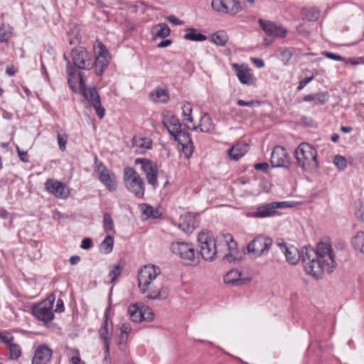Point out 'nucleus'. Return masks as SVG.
I'll return each mask as SVG.
<instances>
[{
	"mask_svg": "<svg viewBox=\"0 0 364 364\" xmlns=\"http://www.w3.org/2000/svg\"><path fill=\"white\" fill-rule=\"evenodd\" d=\"M279 245L289 263L296 264L301 259L306 272L314 277L319 278L324 272L331 273L336 268L334 252L328 240L319 242L315 249L305 247L301 252L293 245L280 243Z\"/></svg>",
	"mask_w": 364,
	"mask_h": 364,
	"instance_id": "1",
	"label": "nucleus"
},
{
	"mask_svg": "<svg viewBox=\"0 0 364 364\" xmlns=\"http://www.w3.org/2000/svg\"><path fill=\"white\" fill-rule=\"evenodd\" d=\"M198 241L201 256L205 260L213 261L215 259L218 252L217 245L218 247L225 246L229 250V253L224 255V260L232 262L238 259L237 242L234 241L232 236L229 233L220 234L214 240L210 233L201 232L198 236Z\"/></svg>",
	"mask_w": 364,
	"mask_h": 364,
	"instance_id": "2",
	"label": "nucleus"
},
{
	"mask_svg": "<svg viewBox=\"0 0 364 364\" xmlns=\"http://www.w3.org/2000/svg\"><path fill=\"white\" fill-rule=\"evenodd\" d=\"M161 274L159 267L154 264L144 265L138 272V287L142 294L149 299H164L168 296V289L156 281Z\"/></svg>",
	"mask_w": 364,
	"mask_h": 364,
	"instance_id": "3",
	"label": "nucleus"
},
{
	"mask_svg": "<svg viewBox=\"0 0 364 364\" xmlns=\"http://www.w3.org/2000/svg\"><path fill=\"white\" fill-rule=\"evenodd\" d=\"M294 156L298 166L304 171L311 172L318 168L317 151L308 143H301L296 149Z\"/></svg>",
	"mask_w": 364,
	"mask_h": 364,
	"instance_id": "4",
	"label": "nucleus"
},
{
	"mask_svg": "<svg viewBox=\"0 0 364 364\" xmlns=\"http://www.w3.org/2000/svg\"><path fill=\"white\" fill-rule=\"evenodd\" d=\"M80 93L90 105L95 109L96 114L100 119L105 117V109L101 105L100 97L95 87H87L85 76L82 73H78Z\"/></svg>",
	"mask_w": 364,
	"mask_h": 364,
	"instance_id": "5",
	"label": "nucleus"
},
{
	"mask_svg": "<svg viewBox=\"0 0 364 364\" xmlns=\"http://www.w3.org/2000/svg\"><path fill=\"white\" fill-rule=\"evenodd\" d=\"M123 179L126 188L136 198H142L145 192L144 180L136 170L130 166L124 168Z\"/></svg>",
	"mask_w": 364,
	"mask_h": 364,
	"instance_id": "6",
	"label": "nucleus"
},
{
	"mask_svg": "<svg viewBox=\"0 0 364 364\" xmlns=\"http://www.w3.org/2000/svg\"><path fill=\"white\" fill-rule=\"evenodd\" d=\"M73 66L75 68V73L78 70H90L94 66L92 55L84 47L77 46L70 52Z\"/></svg>",
	"mask_w": 364,
	"mask_h": 364,
	"instance_id": "7",
	"label": "nucleus"
},
{
	"mask_svg": "<svg viewBox=\"0 0 364 364\" xmlns=\"http://www.w3.org/2000/svg\"><path fill=\"white\" fill-rule=\"evenodd\" d=\"M94 171L97 174L100 181L111 192L117 190L115 174L95 156Z\"/></svg>",
	"mask_w": 364,
	"mask_h": 364,
	"instance_id": "8",
	"label": "nucleus"
},
{
	"mask_svg": "<svg viewBox=\"0 0 364 364\" xmlns=\"http://www.w3.org/2000/svg\"><path fill=\"white\" fill-rule=\"evenodd\" d=\"M289 207H291V205L288 201L271 202L257 206L255 211L247 213V215L259 218L272 217L279 214L277 209Z\"/></svg>",
	"mask_w": 364,
	"mask_h": 364,
	"instance_id": "9",
	"label": "nucleus"
},
{
	"mask_svg": "<svg viewBox=\"0 0 364 364\" xmlns=\"http://www.w3.org/2000/svg\"><path fill=\"white\" fill-rule=\"evenodd\" d=\"M171 252L185 260L189 265L198 262V258L195 257V250L191 244L183 242H173L171 246Z\"/></svg>",
	"mask_w": 364,
	"mask_h": 364,
	"instance_id": "10",
	"label": "nucleus"
},
{
	"mask_svg": "<svg viewBox=\"0 0 364 364\" xmlns=\"http://www.w3.org/2000/svg\"><path fill=\"white\" fill-rule=\"evenodd\" d=\"M54 296H50L42 302L36 304L32 308L33 315L39 321L45 323L49 322L53 319V313Z\"/></svg>",
	"mask_w": 364,
	"mask_h": 364,
	"instance_id": "11",
	"label": "nucleus"
},
{
	"mask_svg": "<svg viewBox=\"0 0 364 364\" xmlns=\"http://www.w3.org/2000/svg\"><path fill=\"white\" fill-rule=\"evenodd\" d=\"M272 240L268 237L259 235L255 237L247 245V252L256 257L266 255L272 246Z\"/></svg>",
	"mask_w": 364,
	"mask_h": 364,
	"instance_id": "12",
	"label": "nucleus"
},
{
	"mask_svg": "<svg viewBox=\"0 0 364 364\" xmlns=\"http://www.w3.org/2000/svg\"><path fill=\"white\" fill-rule=\"evenodd\" d=\"M136 164H141V168L146 175L149 184L154 187L158 185V167L156 163L147 159L137 158L135 159Z\"/></svg>",
	"mask_w": 364,
	"mask_h": 364,
	"instance_id": "13",
	"label": "nucleus"
},
{
	"mask_svg": "<svg viewBox=\"0 0 364 364\" xmlns=\"http://www.w3.org/2000/svg\"><path fill=\"white\" fill-rule=\"evenodd\" d=\"M96 50L97 55L94 64L95 73L97 75H101L109 63L110 55L105 46L101 42L97 43Z\"/></svg>",
	"mask_w": 364,
	"mask_h": 364,
	"instance_id": "14",
	"label": "nucleus"
},
{
	"mask_svg": "<svg viewBox=\"0 0 364 364\" xmlns=\"http://www.w3.org/2000/svg\"><path fill=\"white\" fill-rule=\"evenodd\" d=\"M212 7L218 12L230 14H235L242 9L237 0H213Z\"/></svg>",
	"mask_w": 364,
	"mask_h": 364,
	"instance_id": "15",
	"label": "nucleus"
},
{
	"mask_svg": "<svg viewBox=\"0 0 364 364\" xmlns=\"http://www.w3.org/2000/svg\"><path fill=\"white\" fill-rule=\"evenodd\" d=\"M45 189L49 193L61 199H65L70 195V191L66 186L55 179H48L45 183Z\"/></svg>",
	"mask_w": 364,
	"mask_h": 364,
	"instance_id": "16",
	"label": "nucleus"
},
{
	"mask_svg": "<svg viewBox=\"0 0 364 364\" xmlns=\"http://www.w3.org/2000/svg\"><path fill=\"white\" fill-rule=\"evenodd\" d=\"M270 162L273 168L287 167L289 156L287 150L281 146H276L272 150Z\"/></svg>",
	"mask_w": 364,
	"mask_h": 364,
	"instance_id": "17",
	"label": "nucleus"
},
{
	"mask_svg": "<svg viewBox=\"0 0 364 364\" xmlns=\"http://www.w3.org/2000/svg\"><path fill=\"white\" fill-rule=\"evenodd\" d=\"M259 23L264 31L270 36L285 38L287 36V30L282 26L263 19H259Z\"/></svg>",
	"mask_w": 364,
	"mask_h": 364,
	"instance_id": "18",
	"label": "nucleus"
},
{
	"mask_svg": "<svg viewBox=\"0 0 364 364\" xmlns=\"http://www.w3.org/2000/svg\"><path fill=\"white\" fill-rule=\"evenodd\" d=\"M53 351L45 345L39 346L35 350L32 358V364H48L50 361Z\"/></svg>",
	"mask_w": 364,
	"mask_h": 364,
	"instance_id": "19",
	"label": "nucleus"
},
{
	"mask_svg": "<svg viewBox=\"0 0 364 364\" xmlns=\"http://www.w3.org/2000/svg\"><path fill=\"white\" fill-rule=\"evenodd\" d=\"M196 226V217L192 213H188L180 217L178 227L186 233H191Z\"/></svg>",
	"mask_w": 364,
	"mask_h": 364,
	"instance_id": "20",
	"label": "nucleus"
},
{
	"mask_svg": "<svg viewBox=\"0 0 364 364\" xmlns=\"http://www.w3.org/2000/svg\"><path fill=\"white\" fill-rule=\"evenodd\" d=\"M232 67L236 73L240 82L245 85H251L253 82V77L250 70L243 65L233 64Z\"/></svg>",
	"mask_w": 364,
	"mask_h": 364,
	"instance_id": "21",
	"label": "nucleus"
},
{
	"mask_svg": "<svg viewBox=\"0 0 364 364\" xmlns=\"http://www.w3.org/2000/svg\"><path fill=\"white\" fill-rule=\"evenodd\" d=\"M132 144V146L136 149V151L142 153L146 149H151L152 140L146 136L136 135L133 136Z\"/></svg>",
	"mask_w": 364,
	"mask_h": 364,
	"instance_id": "22",
	"label": "nucleus"
},
{
	"mask_svg": "<svg viewBox=\"0 0 364 364\" xmlns=\"http://www.w3.org/2000/svg\"><path fill=\"white\" fill-rule=\"evenodd\" d=\"M100 338L103 340L105 351L106 355L109 353V342L111 340L112 331L109 328L108 318L105 316L103 326L99 330Z\"/></svg>",
	"mask_w": 364,
	"mask_h": 364,
	"instance_id": "23",
	"label": "nucleus"
},
{
	"mask_svg": "<svg viewBox=\"0 0 364 364\" xmlns=\"http://www.w3.org/2000/svg\"><path fill=\"white\" fill-rule=\"evenodd\" d=\"M63 59L67 62L66 74L68 76V83L69 87L73 92H77V88L75 82V68L73 66L72 60L70 61L66 54L63 55Z\"/></svg>",
	"mask_w": 364,
	"mask_h": 364,
	"instance_id": "24",
	"label": "nucleus"
},
{
	"mask_svg": "<svg viewBox=\"0 0 364 364\" xmlns=\"http://www.w3.org/2000/svg\"><path fill=\"white\" fill-rule=\"evenodd\" d=\"M164 125L168 129L169 134L173 136L175 133H177L181 128V124L176 116L166 115L164 117L163 120Z\"/></svg>",
	"mask_w": 364,
	"mask_h": 364,
	"instance_id": "25",
	"label": "nucleus"
},
{
	"mask_svg": "<svg viewBox=\"0 0 364 364\" xmlns=\"http://www.w3.org/2000/svg\"><path fill=\"white\" fill-rule=\"evenodd\" d=\"M247 151L248 145L247 144H236L228 150V154L232 160L237 161L245 156Z\"/></svg>",
	"mask_w": 364,
	"mask_h": 364,
	"instance_id": "26",
	"label": "nucleus"
},
{
	"mask_svg": "<svg viewBox=\"0 0 364 364\" xmlns=\"http://www.w3.org/2000/svg\"><path fill=\"white\" fill-rule=\"evenodd\" d=\"M171 30L167 24L164 23H159L151 28V36L154 39L165 38L170 35Z\"/></svg>",
	"mask_w": 364,
	"mask_h": 364,
	"instance_id": "27",
	"label": "nucleus"
},
{
	"mask_svg": "<svg viewBox=\"0 0 364 364\" xmlns=\"http://www.w3.org/2000/svg\"><path fill=\"white\" fill-rule=\"evenodd\" d=\"M329 98V95L327 92H318L313 95H307L304 97L303 100L305 102H314V105H324Z\"/></svg>",
	"mask_w": 364,
	"mask_h": 364,
	"instance_id": "28",
	"label": "nucleus"
},
{
	"mask_svg": "<svg viewBox=\"0 0 364 364\" xmlns=\"http://www.w3.org/2000/svg\"><path fill=\"white\" fill-rule=\"evenodd\" d=\"M241 273L237 269H231L224 276V282L227 284L239 286L244 283L241 279Z\"/></svg>",
	"mask_w": 364,
	"mask_h": 364,
	"instance_id": "29",
	"label": "nucleus"
},
{
	"mask_svg": "<svg viewBox=\"0 0 364 364\" xmlns=\"http://www.w3.org/2000/svg\"><path fill=\"white\" fill-rule=\"evenodd\" d=\"M199 127L202 132L211 133L215 129V124L212 119L207 114H204L200 117Z\"/></svg>",
	"mask_w": 364,
	"mask_h": 364,
	"instance_id": "30",
	"label": "nucleus"
},
{
	"mask_svg": "<svg viewBox=\"0 0 364 364\" xmlns=\"http://www.w3.org/2000/svg\"><path fill=\"white\" fill-rule=\"evenodd\" d=\"M182 113L184 116L183 121L185 122L186 126L191 129L196 130L197 129V127L193 124V126H191L188 123H192L193 122V118L191 117L192 113V105L190 103L184 104L182 107Z\"/></svg>",
	"mask_w": 364,
	"mask_h": 364,
	"instance_id": "31",
	"label": "nucleus"
},
{
	"mask_svg": "<svg viewBox=\"0 0 364 364\" xmlns=\"http://www.w3.org/2000/svg\"><path fill=\"white\" fill-rule=\"evenodd\" d=\"M301 15L303 18L309 21H316L320 16V11L314 7L304 8L302 9Z\"/></svg>",
	"mask_w": 364,
	"mask_h": 364,
	"instance_id": "32",
	"label": "nucleus"
},
{
	"mask_svg": "<svg viewBox=\"0 0 364 364\" xmlns=\"http://www.w3.org/2000/svg\"><path fill=\"white\" fill-rule=\"evenodd\" d=\"M128 312L130 318L132 321L138 323L143 321L144 314L142 313V310L140 309L136 304H132L128 308Z\"/></svg>",
	"mask_w": 364,
	"mask_h": 364,
	"instance_id": "33",
	"label": "nucleus"
},
{
	"mask_svg": "<svg viewBox=\"0 0 364 364\" xmlns=\"http://www.w3.org/2000/svg\"><path fill=\"white\" fill-rule=\"evenodd\" d=\"M352 245L355 250L364 254V232L359 231L352 239Z\"/></svg>",
	"mask_w": 364,
	"mask_h": 364,
	"instance_id": "34",
	"label": "nucleus"
},
{
	"mask_svg": "<svg viewBox=\"0 0 364 364\" xmlns=\"http://www.w3.org/2000/svg\"><path fill=\"white\" fill-rule=\"evenodd\" d=\"M188 33L184 35L186 40L191 41H203L207 39V37L202 33H196V30L193 28H188L186 29Z\"/></svg>",
	"mask_w": 364,
	"mask_h": 364,
	"instance_id": "35",
	"label": "nucleus"
},
{
	"mask_svg": "<svg viewBox=\"0 0 364 364\" xmlns=\"http://www.w3.org/2000/svg\"><path fill=\"white\" fill-rule=\"evenodd\" d=\"M139 208L142 214L146 218H157L160 216L159 210L154 209L152 206L148 204H141L139 205Z\"/></svg>",
	"mask_w": 364,
	"mask_h": 364,
	"instance_id": "36",
	"label": "nucleus"
},
{
	"mask_svg": "<svg viewBox=\"0 0 364 364\" xmlns=\"http://www.w3.org/2000/svg\"><path fill=\"white\" fill-rule=\"evenodd\" d=\"M114 245V239L112 236L107 235L105 237L104 240L101 242L100 245V249L101 252L104 254H108L111 252L113 248Z\"/></svg>",
	"mask_w": 364,
	"mask_h": 364,
	"instance_id": "37",
	"label": "nucleus"
},
{
	"mask_svg": "<svg viewBox=\"0 0 364 364\" xmlns=\"http://www.w3.org/2000/svg\"><path fill=\"white\" fill-rule=\"evenodd\" d=\"M173 136L180 144L193 141L188 132L181 128L177 133H175Z\"/></svg>",
	"mask_w": 364,
	"mask_h": 364,
	"instance_id": "38",
	"label": "nucleus"
},
{
	"mask_svg": "<svg viewBox=\"0 0 364 364\" xmlns=\"http://www.w3.org/2000/svg\"><path fill=\"white\" fill-rule=\"evenodd\" d=\"M12 36V28L9 25L2 24L0 26V42L6 43Z\"/></svg>",
	"mask_w": 364,
	"mask_h": 364,
	"instance_id": "39",
	"label": "nucleus"
},
{
	"mask_svg": "<svg viewBox=\"0 0 364 364\" xmlns=\"http://www.w3.org/2000/svg\"><path fill=\"white\" fill-rule=\"evenodd\" d=\"M213 43L218 46H224L228 40V36L224 32H216L211 36Z\"/></svg>",
	"mask_w": 364,
	"mask_h": 364,
	"instance_id": "40",
	"label": "nucleus"
},
{
	"mask_svg": "<svg viewBox=\"0 0 364 364\" xmlns=\"http://www.w3.org/2000/svg\"><path fill=\"white\" fill-rule=\"evenodd\" d=\"M279 58L284 65H287L291 59L294 53L289 48H280L278 50Z\"/></svg>",
	"mask_w": 364,
	"mask_h": 364,
	"instance_id": "41",
	"label": "nucleus"
},
{
	"mask_svg": "<svg viewBox=\"0 0 364 364\" xmlns=\"http://www.w3.org/2000/svg\"><path fill=\"white\" fill-rule=\"evenodd\" d=\"M122 266L119 263L115 264L110 267L109 277H110V282L113 283L121 274Z\"/></svg>",
	"mask_w": 364,
	"mask_h": 364,
	"instance_id": "42",
	"label": "nucleus"
},
{
	"mask_svg": "<svg viewBox=\"0 0 364 364\" xmlns=\"http://www.w3.org/2000/svg\"><path fill=\"white\" fill-rule=\"evenodd\" d=\"M103 226L106 232H114V222L109 213H105L103 215Z\"/></svg>",
	"mask_w": 364,
	"mask_h": 364,
	"instance_id": "43",
	"label": "nucleus"
},
{
	"mask_svg": "<svg viewBox=\"0 0 364 364\" xmlns=\"http://www.w3.org/2000/svg\"><path fill=\"white\" fill-rule=\"evenodd\" d=\"M9 358L11 360H16L21 355V349L19 345L16 343H12L9 346Z\"/></svg>",
	"mask_w": 364,
	"mask_h": 364,
	"instance_id": "44",
	"label": "nucleus"
},
{
	"mask_svg": "<svg viewBox=\"0 0 364 364\" xmlns=\"http://www.w3.org/2000/svg\"><path fill=\"white\" fill-rule=\"evenodd\" d=\"M155 95L156 97H154V93H151V97H153V100L154 101H161L162 102H164L167 100V92L164 89H156L155 90Z\"/></svg>",
	"mask_w": 364,
	"mask_h": 364,
	"instance_id": "45",
	"label": "nucleus"
},
{
	"mask_svg": "<svg viewBox=\"0 0 364 364\" xmlns=\"http://www.w3.org/2000/svg\"><path fill=\"white\" fill-rule=\"evenodd\" d=\"M333 164L340 169L344 170L347 167V161L345 157L336 155L333 159Z\"/></svg>",
	"mask_w": 364,
	"mask_h": 364,
	"instance_id": "46",
	"label": "nucleus"
},
{
	"mask_svg": "<svg viewBox=\"0 0 364 364\" xmlns=\"http://www.w3.org/2000/svg\"><path fill=\"white\" fill-rule=\"evenodd\" d=\"M181 145L182 146V150L186 158H189L192 155L194 150L193 142L190 141L185 144H182Z\"/></svg>",
	"mask_w": 364,
	"mask_h": 364,
	"instance_id": "47",
	"label": "nucleus"
},
{
	"mask_svg": "<svg viewBox=\"0 0 364 364\" xmlns=\"http://www.w3.org/2000/svg\"><path fill=\"white\" fill-rule=\"evenodd\" d=\"M57 139L60 149L61 151H64L65 149L68 141L67 134L65 133H58Z\"/></svg>",
	"mask_w": 364,
	"mask_h": 364,
	"instance_id": "48",
	"label": "nucleus"
},
{
	"mask_svg": "<svg viewBox=\"0 0 364 364\" xmlns=\"http://www.w3.org/2000/svg\"><path fill=\"white\" fill-rule=\"evenodd\" d=\"M323 55L324 56H326V58L333 60L346 62V58H344L343 57H342L340 55H338V54H336L333 53H330V52L326 51V52L323 53Z\"/></svg>",
	"mask_w": 364,
	"mask_h": 364,
	"instance_id": "49",
	"label": "nucleus"
},
{
	"mask_svg": "<svg viewBox=\"0 0 364 364\" xmlns=\"http://www.w3.org/2000/svg\"><path fill=\"white\" fill-rule=\"evenodd\" d=\"M237 105L241 106V107H244V106L253 107L255 105H259L260 102L257 101V100H250V101L246 102L242 100H238L237 101Z\"/></svg>",
	"mask_w": 364,
	"mask_h": 364,
	"instance_id": "50",
	"label": "nucleus"
},
{
	"mask_svg": "<svg viewBox=\"0 0 364 364\" xmlns=\"http://www.w3.org/2000/svg\"><path fill=\"white\" fill-rule=\"evenodd\" d=\"M314 77V75H311L300 80L299 86L297 87V90L300 91L303 90L308 83L313 80Z\"/></svg>",
	"mask_w": 364,
	"mask_h": 364,
	"instance_id": "51",
	"label": "nucleus"
},
{
	"mask_svg": "<svg viewBox=\"0 0 364 364\" xmlns=\"http://www.w3.org/2000/svg\"><path fill=\"white\" fill-rule=\"evenodd\" d=\"M142 313L144 314L143 320L150 321L154 318V314L151 309L146 307L142 311Z\"/></svg>",
	"mask_w": 364,
	"mask_h": 364,
	"instance_id": "52",
	"label": "nucleus"
},
{
	"mask_svg": "<svg viewBox=\"0 0 364 364\" xmlns=\"http://www.w3.org/2000/svg\"><path fill=\"white\" fill-rule=\"evenodd\" d=\"M16 151H17L18 157L21 161L25 162V163L28 162L29 159H28L27 151H21L18 146H16Z\"/></svg>",
	"mask_w": 364,
	"mask_h": 364,
	"instance_id": "53",
	"label": "nucleus"
},
{
	"mask_svg": "<svg viewBox=\"0 0 364 364\" xmlns=\"http://www.w3.org/2000/svg\"><path fill=\"white\" fill-rule=\"evenodd\" d=\"M14 339V336H9V335H5V334L2 333L1 336L0 341L8 345V346H9L10 345H11L13 343Z\"/></svg>",
	"mask_w": 364,
	"mask_h": 364,
	"instance_id": "54",
	"label": "nucleus"
},
{
	"mask_svg": "<svg viewBox=\"0 0 364 364\" xmlns=\"http://www.w3.org/2000/svg\"><path fill=\"white\" fill-rule=\"evenodd\" d=\"M166 19L168 20V21L173 25H181L183 24V21L181 20H180L179 18H178L177 17H176L175 16L173 15H171V16H168Z\"/></svg>",
	"mask_w": 364,
	"mask_h": 364,
	"instance_id": "55",
	"label": "nucleus"
},
{
	"mask_svg": "<svg viewBox=\"0 0 364 364\" xmlns=\"http://www.w3.org/2000/svg\"><path fill=\"white\" fill-rule=\"evenodd\" d=\"M92 240L90 238H85L80 245V247L85 250H87L91 247Z\"/></svg>",
	"mask_w": 364,
	"mask_h": 364,
	"instance_id": "56",
	"label": "nucleus"
},
{
	"mask_svg": "<svg viewBox=\"0 0 364 364\" xmlns=\"http://www.w3.org/2000/svg\"><path fill=\"white\" fill-rule=\"evenodd\" d=\"M269 168V164L266 162L259 163L255 165V168L256 170H262L263 171H267Z\"/></svg>",
	"mask_w": 364,
	"mask_h": 364,
	"instance_id": "57",
	"label": "nucleus"
},
{
	"mask_svg": "<svg viewBox=\"0 0 364 364\" xmlns=\"http://www.w3.org/2000/svg\"><path fill=\"white\" fill-rule=\"evenodd\" d=\"M172 43V41L170 40V39H166V40H164L162 41H161L158 45H157V48H166L169 46H171Z\"/></svg>",
	"mask_w": 364,
	"mask_h": 364,
	"instance_id": "58",
	"label": "nucleus"
},
{
	"mask_svg": "<svg viewBox=\"0 0 364 364\" xmlns=\"http://www.w3.org/2000/svg\"><path fill=\"white\" fill-rule=\"evenodd\" d=\"M64 304L62 299H58L56 303V306L55 311L56 312H63L64 311Z\"/></svg>",
	"mask_w": 364,
	"mask_h": 364,
	"instance_id": "59",
	"label": "nucleus"
},
{
	"mask_svg": "<svg viewBox=\"0 0 364 364\" xmlns=\"http://www.w3.org/2000/svg\"><path fill=\"white\" fill-rule=\"evenodd\" d=\"M132 330V328L129 323H123L121 326V332L122 334L127 335Z\"/></svg>",
	"mask_w": 364,
	"mask_h": 364,
	"instance_id": "60",
	"label": "nucleus"
},
{
	"mask_svg": "<svg viewBox=\"0 0 364 364\" xmlns=\"http://www.w3.org/2000/svg\"><path fill=\"white\" fill-rule=\"evenodd\" d=\"M252 61L259 68H263L264 66L263 60L260 58H252Z\"/></svg>",
	"mask_w": 364,
	"mask_h": 364,
	"instance_id": "61",
	"label": "nucleus"
},
{
	"mask_svg": "<svg viewBox=\"0 0 364 364\" xmlns=\"http://www.w3.org/2000/svg\"><path fill=\"white\" fill-rule=\"evenodd\" d=\"M10 213L4 208H0V218L2 219H8Z\"/></svg>",
	"mask_w": 364,
	"mask_h": 364,
	"instance_id": "62",
	"label": "nucleus"
},
{
	"mask_svg": "<svg viewBox=\"0 0 364 364\" xmlns=\"http://www.w3.org/2000/svg\"><path fill=\"white\" fill-rule=\"evenodd\" d=\"M363 59L362 58H351L348 59V62H350L352 65H358L363 63Z\"/></svg>",
	"mask_w": 364,
	"mask_h": 364,
	"instance_id": "63",
	"label": "nucleus"
},
{
	"mask_svg": "<svg viewBox=\"0 0 364 364\" xmlns=\"http://www.w3.org/2000/svg\"><path fill=\"white\" fill-rule=\"evenodd\" d=\"M69 261L72 265H75L80 261V257L78 255H74L70 257Z\"/></svg>",
	"mask_w": 364,
	"mask_h": 364,
	"instance_id": "64",
	"label": "nucleus"
}]
</instances>
